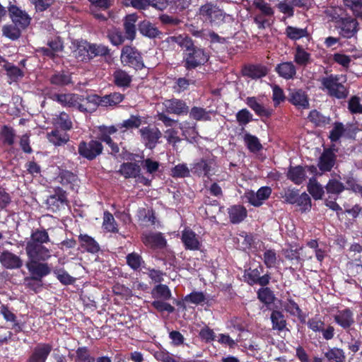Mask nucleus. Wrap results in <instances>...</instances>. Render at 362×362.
I'll return each instance as SVG.
<instances>
[{
  "label": "nucleus",
  "instance_id": "nucleus-1",
  "mask_svg": "<svg viewBox=\"0 0 362 362\" xmlns=\"http://www.w3.org/2000/svg\"><path fill=\"white\" fill-rule=\"evenodd\" d=\"M49 234L45 229L33 230L25 246L28 259L47 260L51 257V252L45 244L49 243Z\"/></svg>",
  "mask_w": 362,
  "mask_h": 362
},
{
  "label": "nucleus",
  "instance_id": "nucleus-2",
  "mask_svg": "<svg viewBox=\"0 0 362 362\" xmlns=\"http://www.w3.org/2000/svg\"><path fill=\"white\" fill-rule=\"evenodd\" d=\"M167 43H177L185 51L188 52L185 59V67L187 69H195L198 66L204 64L209 59V55L204 51L194 46L193 42L189 37L182 36L168 37L165 41Z\"/></svg>",
  "mask_w": 362,
  "mask_h": 362
},
{
  "label": "nucleus",
  "instance_id": "nucleus-3",
  "mask_svg": "<svg viewBox=\"0 0 362 362\" xmlns=\"http://www.w3.org/2000/svg\"><path fill=\"white\" fill-rule=\"evenodd\" d=\"M8 13L13 23L26 29L30 24L31 17L24 10L17 6L16 1H9L7 6Z\"/></svg>",
  "mask_w": 362,
  "mask_h": 362
},
{
  "label": "nucleus",
  "instance_id": "nucleus-4",
  "mask_svg": "<svg viewBox=\"0 0 362 362\" xmlns=\"http://www.w3.org/2000/svg\"><path fill=\"white\" fill-rule=\"evenodd\" d=\"M257 297L259 300L264 303L267 308L272 310L270 317H283L281 310L278 309L277 303L281 305V301L277 300L274 292L268 287L263 286L257 291Z\"/></svg>",
  "mask_w": 362,
  "mask_h": 362
},
{
  "label": "nucleus",
  "instance_id": "nucleus-5",
  "mask_svg": "<svg viewBox=\"0 0 362 362\" xmlns=\"http://www.w3.org/2000/svg\"><path fill=\"white\" fill-rule=\"evenodd\" d=\"M322 84L328 90L330 96L335 97L338 99H344L348 96L349 91L347 89L339 82V78L330 75L328 77L322 79Z\"/></svg>",
  "mask_w": 362,
  "mask_h": 362
},
{
  "label": "nucleus",
  "instance_id": "nucleus-6",
  "mask_svg": "<svg viewBox=\"0 0 362 362\" xmlns=\"http://www.w3.org/2000/svg\"><path fill=\"white\" fill-rule=\"evenodd\" d=\"M40 259H29L26 262V267L31 274L30 277H25V281L35 279L38 282L42 281V279L48 275L51 269L47 263L40 262Z\"/></svg>",
  "mask_w": 362,
  "mask_h": 362
},
{
  "label": "nucleus",
  "instance_id": "nucleus-7",
  "mask_svg": "<svg viewBox=\"0 0 362 362\" xmlns=\"http://www.w3.org/2000/svg\"><path fill=\"white\" fill-rule=\"evenodd\" d=\"M121 60L122 63L129 65L136 70H141L144 67L141 54L134 47L124 46L122 49Z\"/></svg>",
  "mask_w": 362,
  "mask_h": 362
},
{
  "label": "nucleus",
  "instance_id": "nucleus-8",
  "mask_svg": "<svg viewBox=\"0 0 362 362\" xmlns=\"http://www.w3.org/2000/svg\"><path fill=\"white\" fill-rule=\"evenodd\" d=\"M199 15L206 21L211 23L221 21L225 18V13L216 5L212 3H206L199 9Z\"/></svg>",
  "mask_w": 362,
  "mask_h": 362
},
{
  "label": "nucleus",
  "instance_id": "nucleus-9",
  "mask_svg": "<svg viewBox=\"0 0 362 362\" xmlns=\"http://www.w3.org/2000/svg\"><path fill=\"white\" fill-rule=\"evenodd\" d=\"M52 349L49 343H38L31 349L25 362H46Z\"/></svg>",
  "mask_w": 362,
  "mask_h": 362
},
{
  "label": "nucleus",
  "instance_id": "nucleus-10",
  "mask_svg": "<svg viewBox=\"0 0 362 362\" xmlns=\"http://www.w3.org/2000/svg\"><path fill=\"white\" fill-rule=\"evenodd\" d=\"M102 151L103 146L98 141L92 140L88 143L82 141L78 146V153L88 160H93Z\"/></svg>",
  "mask_w": 362,
  "mask_h": 362
},
{
  "label": "nucleus",
  "instance_id": "nucleus-11",
  "mask_svg": "<svg viewBox=\"0 0 362 362\" xmlns=\"http://www.w3.org/2000/svg\"><path fill=\"white\" fill-rule=\"evenodd\" d=\"M338 25L336 28L340 29V35L346 38H351L358 32V23L355 18L346 17L337 20Z\"/></svg>",
  "mask_w": 362,
  "mask_h": 362
},
{
  "label": "nucleus",
  "instance_id": "nucleus-12",
  "mask_svg": "<svg viewBox=\"0 0 362 362\" xmlns=\"http://www.w3.org/2000/svg\"><path fill=\"white\" fill-rule=\"evenodd\" d=\"M272 193V189L269 187H262L257 192L252 190L246 192L245 194L248 202L254 206H260L263 202L267 199Z\"/></svg>",
  "mask_w": 362,
  "mask_h": 362
},
{
  "label": "nucleus",
  "instance_id": "nucleus-13",
  "mask_svg": "<svg viewBox=\"0 0 362 362\" xmlns=\"http://www.w3.org/2000/svg\"><path fill=\"white\" fill-rule=\"evenodd\" d=\"M244 277L251 286L259 284L262 286H265L269 284L271 279L270 275L267 274L260 276V272L257 269L246 270Z\"/></svg>",
  "mask_w": 362,
  "mask_h": 362
},
{
  "label": "nucleus",
  "instance_id": "nucleus-14",
  "mask_svg": "<svg viewBox=\"0 0 362 362\" xmlns=\"http://www.w3.org/2000/svg\"><path fill=\"white\" fill-rule=\"evenodd\" d=\"M139 132L143 139L146 142V146L151 149L156 146V144L162 135L158 128H151L149 127L142 128Z\"/></svg>",
  "mask_w": 362,
  "mask_h": 362
},
{
  "label": "nucleus",
  "instance_id": "nucleus-15",
  "mask_svg": "<svg viewBox=\"0 0 362 362\" xmlns=\"http://www.w3.org/2000/svg\"><path fill=\"white\" fill-rule=\"evenodd\" d=\"M0 262L9 269H19L23 266V260L9 251H4L0 255Z\"/></svg>",
  "mask_w": 362,
  "mask_h": 362
},
{
  "label": "nucleus",
  "instance_id": "nucleus-16",
  "mask_svg": "<svg viewBox=\"0 0 362 362\" xmlns=\"http://www.w3.org/2000/svg\"><path fill=\"white\" fill-rule=\"evenodd\" d=\"M163 104L168 113L182 115L188 112V106L181 100L176 98L166 100Z\"/></svg>",
  "mask_w": 362,
  "mask_h": 362
},
{
  "label": "nucleus",
  "instance_id": "nucleus-17",
  "mask_svg": "<svg viewBox=\"0 0 362 362\" xmlns=\"http://www.w3.org/2000/svg\"><path fill=\"white\" fill-rule=\"evenodd\" d=\"M336 156L331 148L325 149L319 158L318 167L322 171H330L335 163Z\"/></svg>",
  "mask_w": 362,
  "mask_h": 362
},
{
  "label": "nucleus",
  "instance_id": "nucleus-18",
  "mask_svg": "<svg viewBox=\"0 0 362 362\" xmlns=\"http://www.w3.org/2000/svg\"><path fill=\"white\" fill-rule=\"evenodd\" d=\"M144 243L151 248H163L166 240L160 233H150L143 237Z\"/></svg>",
  "mask_w": 362,
  "mask_h": 362
},
{
  "label": "nucleus",
  "instance_id": "nucleus-19",
  "mask_svg": "<svg viewBox=\"0 0 362 362\" xmlns=\"http://www.w3.org/2000/svg\"><path fill=\"white\" fill-rule=\"evenodd\" d=\"M118 172L126 179L136 178L139 176L141 168L136 163H124L120 165Z\"/></svg>",
  "mask_w": 362,
  "mask_h": 362
},
{
  "label": "nucleus",
  "instance_id": "nucleus-20",
  "mask_svg": "<svg viewBox=\"0 0 362 362\" xmlns=\"http://www.w3.org/2000/svg\"><path fill=\"white\" fill-rule=\"evenodd\" d=\"M138 16L135 13L127 15L124 19V28L126 37L129 40H134L136 36V22Z\"/></svg>",
  "mask_w": 362,
  "mask_h": 362
},
{
  "label": "nucleus",
  "instance_id": "nucleus-21",
  "mask_svg": "<svg viewBox=\"0 0 362 362\" xmlns=\"http://www.w3.org/2000/svg\"><path fill=\"white\" fill-rule=\"evenodd\" d=\"M182 241L186 249L196 250L199 248V242L197 235L191 230H185L182 232Z\"/></svg>",
  "mask_w": 362,
  "mask_h": 362
},
{
  "label": "nucleus",
  "instance_id": "nucleus-22",
  "mask_svg": "<svg viewBox=\"0 0 362 362\" xmlns=\"http://www.w3.org/2000/svg\"><path fill=\"white\" fill-rule=\"evenodd\" d=\"M246 103L260 117H269L272 115V110L266 108L262 104L259 103L255 97H248L246 100Z\"/></svg>",
  "mask_w": 362,
  "mask_h": 362
},
{
  "label": "nucleus",
  "instance_id": "nucleus-23",
  "mask_svg": "<svg viewBox=\"0 0 362 362\" xmlns=\"http://www.w3.org/2000/svg\"><path fill=\"white\" fill-rule=\"evenodd\" d=\"M289 101L296 106L307 108L309 105L308 97L302 90H295L289 93Z\"/></svg>",
  "mask_w": 362,
  "mask_h": 362
},
{
  "label": "nucleus",
  "instance_id": "nucleus-24",
  "mask_svg": "<svg viewBox=\"0 0 362 362\" xmlns=\"http://www.w3.org/2000/svg\"><path fill=\"white\" fill-rule=\"evenodd\" d=\"M139 30L143 35L149 38H155L162 34L153 23L148 21H144L139 24Z\"/></svg>",
  "mask_w": 362,
  "mask_h": 362
},
{
  "label": "nucleus",
  "instance_id": "nucleus-25",
  "mask_svg": "<svg viewBox=\"0 0 362 362\" xmlns=\"http://www.w3.org/2000/svg\"><path fill=\"white\" fill-rule=\"evenodd\" d=\"M124 96L123 94L119 93H113L110 95H106L103 97L96 96V99L98 102V105H103L105 107L116 105L121 103Z\"/></svg>",
  "mask_w": 362,
  "mask_h": 362
},
{
  "label": "nucleus",
  "instance_id": "nucleus-26",
  "mask_svg": "<svg viewBox=\"0 0 362 362\" xmlns=\"http://www.w3.org/2000/svg\"><path fill=\"white\" fill-rule=\"evenodd\" d=\"M287 177L296 185H300L305 180V168L300 165L290 167Z\"/></svg>",
  "mask_w": 362,
  "mask_h": 362
},
{
  "label": "nucleus",
  "instance_id": "nucleus-27",
  "mask_svg": "<svg viewBox=\"0 0 362 362\" xmlns=\"http://www.w3.org/2000/svg\"><path fill=\"white\" fill-rule=\"evenodd\" d=\"M228 214L230 221L238 223L247 216V210L241 205H234L228 209Z\"/></svg>",
  "mask_w": 362,
  "mask_h": 362
},
{
  "label": "nucleus",
  "instance_id": "nucleus-28",
  "mask_svg": "<svg viewBox=\"0 0 362 362\" xmlns=\"http://www.w3.org/2000/svg\"><path fill=\"white\" fill-rule=\"evenodd\" d=\"M303 249L300 247L299 249H293L292 247L286 248L283 250V254L286 259L293 260L296 259L298 262L304 261L305 258L310 259L312 257L313 252H308V255H305L304 257L303 254L300 253V251L303 252Z\"/></svg>",
  "mask_w": 362,
  "mask_h": 362
},
{
  "label": "nucleus",
  "instance_id": "nucleus-29",
  "mask_svg": "<svg viewBox=\"0 0 362 362\" xmlns=\"http://www.w3.org/2000/svg\"><path fill=\"white\" fill-rule=\"evenodd\" d=\"M278 74L284 78H292L296 75V68L292 62H284L276 67Z\"/></svg>",
  "mask_w": 362,
  "mask_h": 362
},
{
  "label": "nucleus",
  "instance_id": "nucleus-30",
  "mask_svg": "<svg viewBox=\"0 0 362 362\" xmlns=\"http://www.w3.org/2000/svg\"><path fill=\"white\" fill-rule=\"evenodd\" d=\"M79 240L81 247L85 248L88 252L96 253L100 250V246L98 243L90 236L88 235H80Z\"/></svg>",
  "mask_w": 362,
  "mask_h": 362
},
{
  "label": "nucleus",
  "instance_id": "nucleus-31",
  "mask_svg": "<svg viewBox=\"0 0 362 362\" xmlns=\"http://www.w3.org/2000/svg\"><path fill=\"white\" fill-rule=\"evenodd\" d=\"M114 83L119 87H128L130 86L132 78L124 71L119 69L113 74Z\"/></svg>",
  "mask_w": 362,
  "mask_h": 362
},
{
  "label": "nucleus",
  "instance_id": "nucleus-32",
  "mask_svg": "<svg viewBox=\"0 0 362 362\" xmlns=\"http://www.w3.org/2000/svg\"><path fill=\"white\" fill-rule=\"evenodd\" d=\"M22 28L16 24L6 25L2 27L3 35L11 40L18 39L21 35Z\"/></svg>",
  "mask_w": 362,
  "mask_h": 362
},
{
  "label": "nucleus",
  "instance_id": "nucleus-33",
  "mask_svg": "<svg viewBox=\"0 0 362 362\" xmlns=\"http://www.w3.org/2000/svg\"><path fill=\"white\" fill-rule=\"evenodd\" d=\"M308 191L315 199H322V195L324 194L323 187L314 177L309 180Z\"/></svg>",
  "mask_w": 362,
  "mask_h": 362
},
{
  "label": "nucleus",
  "instance_id": "nucleus-34",
  "mask_svg": "<svg viewBox=\"0 0 362 362\" xmlns=\"http://www.w3.org/2000/svg\"><path fill=\"white\" fill-rule=\"evenodd\" d=\"M205 300V296L202 292H192L186 296L182 302H179L178 305L185 309L186 305L190 303L199 304Z\"/></svg>",
  "mask_w": 362,
  "mask_h": 362
},
{
  "label": "nucleus",
  "instance_id": "nucleus-35",
  "mask_svg": "<svg viewBox=\"0 0 362 362\" xmlns=\"http://www.w3.org/2000/svg\"><path fill=\"white\" fill-rule=\"evenodd\" d=\"M325 356L329 362H344L346 359L344 351L336 347L329 349L325 353Z\"/></svg>",
  "mask_w": 362,
  "mask_h": 362
},
{
  "label": "nucleus",
  "instance_id": "nucleus-36",
  "mask_svg": "<svg viewBox=\"0 0 362 362\" xmlns=\"http://www.w3.org/2000/svg\"><path fill=\"white\" fill-rule=\"evenodd\" d=\"M95 98L96 95L83 98V101H81L78 105V110L83 112H91L96 110L98 102Z\"/></svg>",
  "mask_w": 362,
  "mask_h": 362
},
{
  "label": "nucleus",
  "instance_id": "nucleus-37",
  "mask_svg": "<svg viewBox=\"0 0 362 362\" xmlns=\"http://www.w3.org/2000/svg\"><path fill=\"white\" fill-rule=\"evenodd\" d=\"M47 138L55 146L64 144L69 140V136L66 133H62L59 130H54L48 133Z\"/></svg>",
  "mask_w": 362,
  "mask_h": 362
},
{
  "label": "nucleus",
  "instance_id": "nucleus-38",
  "mask_svg": "<svg viewBox=\"0 0 362 362\" xmlns=\"http://www.w3.org/2000/svg\"><path fill=\"white\" fill-rule=\"evenodd\" d=\"M245 75L252 78H259L267 74V69L262 66H250L245 69Z\"/></svg>",
  "mask_w": 362,
  "mask_h": 362
},
{
  "label": "nucleus",
  "instance_id": "nucleus-39",
  "mask_svg": "<svg viewBox=\"0 0 362 362\" xmlns=\"http://www.w3.org/2000/svg\"><path fill=\"white\" fill-rule=\"evenodd\" d=\"M244 141L246 143L248 149L251 152H258L262 148V146L257 137L251 135L249 133L245 134Z\"/></svg>",
  "mask_w": 362,
  "mask_h": 362
},
{
  "label": "nucleus",
  "instance_id": "nucleus-40",
  "mask_svg": "<svg viewBox=\"0 0 362 362\" xmlns=\"http://www.w3.org/2000/svg\"><path fill=\"white\" fill-rule=\"evenodd\" d=\"M344 184L336 179L329 180L325 186L328 194H339L345 189Z\"/></svg>",
  "mask_w": 362,
  "mask_h": 362
},
{
  "label": "nucleus",
  "instance_id": "nucleus-41",
  "mask_svg": "<svg viewBox=\"0 0 362 362\" xmlns=\"http://www.w3.org/2000/svg\"><path fill=\"white\" fill-rule=\"evenodd\" d=\"M308 118L310 122L315 124L316 126L322 127L329 123L330 119L328 117L322 115L317 110H313L310 112Z\"/></svg>",
  "mask_w": 362,
  "mask_h": 362
},
{
  "label": "nucleus",
  "instance_id": "nucleus-42",
  "mask_svg": "<svg viewBox=\"0 0 362 362\" xmlns=\"http://www.w3.org/2000/svg\"><path fill=\"white\" fill-rule=\"evenodd\" d=\"M54 98L65 106H74L76 99L78 98V95L76 94H55Z\"/></svg>",
  "mask_w": 362,
  "mask_h": 362
},
{
  "label": "nucleus",
  "instance_id": "nucleus-43",
  "mask_svg": "<svg viewBox=\"0 0 362 362\" xmlns=\"http://www.w3.org/2000/svg\"><path fill=\"white\" fill-rule=\"evenodd\" d=\"M192 0H170L169 6L173 13L182 12L189 7Z\"/></svg>",
  "mask_w": 362,
  "mask_h": 362
},
{
  "label": "nucleus",
  "instance_id": "nucleus-44",
  "mask_svg": "<svg viewBox=\"0 0 362 362\" xmlns=\"http://www.w3.org/2000/svg\"><path fill=\"white\" fill-rule=\"evenodd\" d=\"M89 43L79 45L76 50V57L81 61H86L92 59L90 51H89Z\"/></svg>",
  "mask_w": 362,
  "mask_h": 362
},
{
  "label": "nucleus",
  "instance_id": "nucleus-45",
  "mask_svg": "<svg viewBox=\"0 0 362 362\" xmlns=\"http://www.w3.org/2000/svg\"><path fill=\"white\" fill-rule=\"evenodd\" d=\"M154 358L160 362H178L173 356L163 348L159 349L153 354Z\"/></svg>",
  "mask_w": 362,
  "mask_h": 362
},
{
  "label": "nucleus",
  "instance_id": "nucleus-46",
  "mask_svg": "<svg viewBox=\"0 0 362 362\" xmlns=\"http://www.w3.org/2000/svg\"><path fill=\"white\" fill-rule=\"evenodd\" d=\"M107 37L111 42L115 45H122L124 41V37L123 36L122 33L115 28L108 30Z\"/></svg>",
  "mask_w": 362,
  "mask_h": 362
},
{
  "label": "nucleus",
  "instance_id": "nucleus-47",
  "mask_svg": "<svg viewBox=\"0 0 362 362\" xmlns=\"http://www.w3.org/2000/svg\"><path fill=\"white\" fill-rule=\"evenodd\" d=\"M310 60V54L302 47H298L295 54V62L300 66H306Z\"/></svg>",
  "mask_w": 362,
  "mask_h": 362
},
{
  "label": "nucleus",
  "instance_id": "nucleus-48",
  "mask_svg": "<svg viewBox=\"0 0 362 362\" xmlns=\"http://www.w3.org/2000/svg\"><path fill=\"white\" fill-rule=\"evenodd\" d=\"M88 48L92 58L97 56L103 57L109 54L108 48L103 45L90 44Z\"/></svg>",
  "mask_w": 362,
  "mask_h": 362
},
{
  "label": "nucleus",
  "instance_id": "nucleus-49",
  "mask_svg": "<svg viewBox=\"0 0 362 362\" xmlns=\"http://www.w3.org/2000/svg\"><path fill=\"white\" fill-rule=\"evenodd\" d=\"M296 204H297L298 206H299L300 207V210L301 211V212H305L306 211H309L312 206L311 205V199L309 197V195L308 194H306L305 192H303V194H301L299 196Z\"/></svg>",
  "mask_w": 362,
  "mask_h": 362
},
{
  "label": "nucleus",
  "instance_id": "nucleus-50",
  "mask_svg": "<svg viewBox=\"0 0 362 362\" xmlns=\"http://www.w3.org/2000/svg\"><path fill=\"white\" fill-rule=\"evenodd\" d=\"M57 201L60 202L61 203H66L67 202L66 192L60 188H58L56 190V193L54 194L49 197L47 203L49 206L54 205L55 202Z\"/></svg>",
  "mask_w": 362,
  "mask_h": 362
},
{
  "label": "nucleus",
  "instance_id": "nucleus-51",
  "mask_svg": "<svg viewBox=\"0 0 362 362\" xmlns=\"http://www.w3.org/2000/svg\"><path fill=\"white\" fill-rule=\"evenodd\" d=\"M171 175L174 177H186L189 176V170L185 164L175 165L171 170Z\"/></svg>",
  "mask_w": 362,
  "mask_h": 362
},
{
  "label": "nucleus",
  "instance_id": "nucleus-52",
  "mask_svg": "<svg viewBox=\"0 0 362 362\" xmlns=\"http://www.w3.org/2000/svg\"><path fill=\"white\" fill-rule=\"evenodd\" d=\"M211 170L206 160L202 159L199 162L195 163L192 168L193 173L199 175L204 174L207 175Z\"/></svg>",
  "mask_w": 362,
  "mask_h": 362
},
{
  "label": "nucleus",
  "instance_id": "nucleus-53",
  "mask_svg": "<svg viewBox=\"0 0 362 362\" xmlns=\"http://www.w3.org/2000/svg\"><path fill=\"white\" fill-rule=\"evenodd\" d=\"M57 124L64 130H69L72 127V122L69 115L65 112H62L57 118Z\"/></svg>",
  "mask_w": 362,
  "mask_h": 362
},
{
  "label": "nucleus",
  "instance_id": "nucleus-54",
  "mask_svg": "<svg viewBox=\"0 0 362 362\" xmlns=\"http://www.w3.org/2000/svg\"><path fill=\"white\" fill-rule=\"evenodd\" d=\"M1 134L4 138V143L10 146L14 143L15 133L13 128L4 125L2 127Z\"/></svg>",
  "mask_w": 362,
  "mask_h": 362
},
{
  "label": "nucleus",
  "instance_id": "nucleus-55",
  "mask_svg": "<svg viewBox=\"0 0 362 362\" xmlns=\"http://www.w3.org/2000/svg\"><path fill=\"white\" fill-rule=\"evenodd\" d=\"M286 34L291 39L297 40L306 36L307 30L305 29L288 26L286 28Z\"/></svg>",
  "mask_w": 362,
  "mask_h": 362
},
{
  "label": "nucleus",
  "instance_id": "nucleus-56",
  "mask_svg": "<svg viewBox=\"0 0 362 362\" xmlns=\"http://www.w3.org/2000/svg\"><path fill=\"white\" fill-rule=\"evenodd\" d=\"M4 68L6 71L8 76L13 81L23 76V71L18 67L10 63H6L4 65Z\"/></svg>",
  "mask_w": 362,
  "mask_h": 362
},
{
  "label": "nucleus",
  "instance_id": "nucleus-57",
  "mask_svg": "<svg viewBox=\"0 0 362 362\" xmlns=\"http://www.w3.org/2000/svg\"><path fill=\"white\" fill-rule=\"evenodd\" d=\"M190 115L196 120H210L208 112L202 107H192L190 111Z\"/></svg>",
  "mask_w": 362,
  "mask_h": 362
},
{
  "label": "nucleus",
  "instance_id": "nucleus-58",
  "mask_svg": "<svg viewBox=\"0 0 362 362\" xmlns=\"http://www.w3.org/2000/svg\"><path fill=\"white\" fill-rule=\"evenodd\" d=\"M128 265L134 270L139 269L141 264L142 258L136 253H131L127 256Z\"/></svg>",
  "mask_w": 362,
  "mask_h": 362
},
{
  "label": "nucleus",
  "instance_id": "nucleus-59",
  "mask_svg": "<svg viewBox=\"0 0 362 362\" xmlns=\"http://www.w3.org/2000/svg\"><path fill=\"white\" fill-rule=\"evenodd\" d=\"M103 226L110 232L117 231V228L115 226V218L113 216L107 211L104 213Z\"/></svg>",
  "mask_w": 362,
  "mask_h": 362
},
{
  "label": "nucleus",
  "instance_id": "nucleus-60",
  "mask_svg": "<svg viewBox=\"0 0 362 362\" xmlns=\"http://www.w3.org/2000/svg\"><path fill=\"white\" fill-rule=\"evenodd\" d=\"M345 129L342 123L336 122L332 130L330 132L329 139L332 141H337L344 134Z\"/></svg>",
  "mask_w": 362,
  "mask_h": 362
},
{
  "label": "nucleus",
  "instance_id": "nucleus-61",
  "mask_svg": "<svg viewBox=\"0 0 362 362\" xmlns=\"http://www.w3.org/2000/svg\"><path fill=\"white\" fill-rule=\"evenodd\" d=\"M286 311L295 317H301L302 312L298 305L293 300H289L284 305Z\"/></svg>",
  "mask_w": 362,
  "mask_h": 362
},
{
  "label": "nucleus",
  "instance_id": "nucleus-62",
  "mask_svg": "<svg viewBox=\"0 0 362 362\" xmlns=\"http://www.w3.org/2000/svg\"><path fill=\"white\" fill-rule=\"evenodd\" d=\"M253 5L265 16H272L274 13L269 4L264 0H254Z\"/></svg>",
  "mask_w": 362,
  "mask_h": 362
},
{
  "label": "nucleus",
  "instance_id": "nucleus-63",
  "mask_svg": "<svg viewBox=\"0 0 362 362\" xmlns=\"http://www.w3.org/2000/svg\"><path fill=\"white\" fill-rule=\"evenodd\" d=\"M61 183L62 185H74V182H77V176L70 171H63L60 173Z\"/></svg>",
  "mask_w": 362,
  "mask_h": 362
},
{
  "label": "nucleus",
  "instance_id": "nucleus-64",
  "mask_svg": "<svg viewBox=\"0 0 362 362\" xmlns=\"http://www.w3.org/2000/svg\"><path fill=\"white\" fill-rule=\"evenodd\" d=\"M252 115L247 109H243L236 114L237 121L240 125H245L252 120Z\"/></svg>",
  "mask_w": 362,
  "mask_h": 362
}]
</instances>
